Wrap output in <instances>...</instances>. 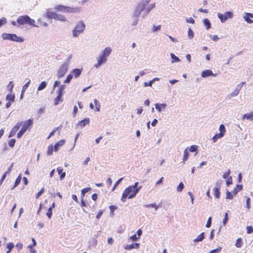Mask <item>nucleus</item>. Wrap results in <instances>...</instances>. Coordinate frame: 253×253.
<instances>
[{"mask_svg":"<svg viewBox=\"0 0 253 253\" xmlns=\"http://www.w3.org/2000/svg\"><path fill=\"white\" fill-rule=\"evenodd\" d=\"M228 220V213H225V215H224V217L223 219V224L224 225H225L226 224Z\"/></svg>","mask_w":253,"mask_h":253,"instance_id":"nucleus-51","label":"nucleus"},{"mask_svg":"<svg viewBox=\"0 0 253 253\" xmlns=\"http://www.w3.org/2000/svg\"><path fill=\"white\" fill-rule=\"evenodd\" d=\"M33 124V121L32 119H28L25 122H23V125L21 126L22 127L17 133V137L20 138L28 129L29 126H31Z\"/></svg>","mask_w":253,"mask_h":253,"instance_id":"nucleus-3","label":"nucleus"},{"mask_svg":"<svg viewBox=\"0 0 253 253\" xmlns=\"http://www.w3.org/2000/svg\"><path fill=\"white\" fill-rule=\"evenodd\" d=\"M203 23L204 25L206 26V28L207 30H209L211 27V24L209 20L207 18L203 20Z\"/></svg>","mask_w":253,"mask_h":253,"instance_id":"nucleus-27","label":"nucleus"},{"mask_svg":"<svg viewBox=\"0 0 253 253\" xmlns=\"http://www.w3.org/2000/svg\"><path fill=\"white\" fill-rule=\"evenodd\" d=\"M47 84L45 81L42 82L38 87V90H41L46 87Z\"/></svg>","mask_w":253,"mask_h":253,"instance_id":"nucleus-30","label":"nucleus"},{"mask_svg":"<svg viewBox=\"0 0 253 253\" xmlns=\"http://www.w3.org/2000/svg\"><path fill=\"white\" fill-rule=\"evenodd\" d=\"M184 188V184L182 182H180L177 188V190L178 192H181Z\"/></svg>","mask_w":253,"mask_h":253,"instance_id":"nucleus-46","label":"nucleus"},{"mask_svg":"<svg viewBox=\"0 0 253 253\" xmlns=\"http://www.w3.org/2000/svg\"><path fill=\"white\" fill-rule=\"evenodd\" d=\"M52 214V211L51 209H48L46 213V215L48 216L49 218H50Z\"/></svg>","mask_w":253,"mask_h":253,"instance_id":"nucleus-55","label":"nucleus"},{"mask_svg":"<svg viewBox=\"0 0 253 253\" xmlns=\"http://www.w3.org/2000/svg\"><path fill=\"white\" fill-rule=\"evenodd\" d=\"M6 99L9 101L13 102L14 101V95L11 94H8L6 95Z\"/></svg>","mask_w":253,"mask_h":253,"instance_id":"nucleus-35","label":"nucleus"},{"mask_svg":"<svg viewBox=\"0 0 253 253\" xmlns=\"http://www.w3.org/2000/svg\"><path fill=\"white\" fill-rule=\"evenodd\" d=\"M123 178H120L116 182L113 188H112V191H114L116 189V188L118 186V185L120 184Z\"/></svg>","mask_w":253,"mask_h":253,"instance_id":"nucleus-47","label":"nucleus"},{"mask_svg":"<svg viewBox=\"0 0 253 253\" xmlns=\"http://www.w3.org/2000/svg\"><path fill=\"white\" fill-rule=\"evenodd\" d=\"M171 57L172 59V62H178L180 61L178 57L176 56L173 53H171Z\"/></svg>","mask_w":253,"mask_h":253,"instance_id":"nucleus-39","label":"nucleus"},{"mask_svg":"<svg viewBox=\"0 0 253 253\" xmlns=\"http://www.w3.org/2000/svg\"><path fill=\"white\" fill-rule=\"evenodd\" d=\"M90 123L89 118H85L83 120L80 121L78 125H80L81 127H84L85 125H88Z\"/></svg>","mask_w":253,"mask_h":253,"instance_id":"nucleus-21","label":"nucleus"},{"mask_svg":"<svg viewBox=\"0 0 253 253\" xmlns=\"http://www.w3.org/2000/svg\"><path fill=\"white\" fill-rule=\"evenodd\" d=\"M16 22L19 25L27 24L33 27L36 26L35 20L28 15L20 16L17 19Z\"/></svg>","mask_w":253,"mask_h":253,"instance_id":"nucleus-2","label":"nucleus"},{"mask_svg":"<svg viewBox=\"0 0 253 253\" xmlns=\"http://www.w3.org/2000/svg\"><path fill=\"white\" fill-rule=\"evenodd\" d=\"M94 104L95 106L96 111L97 112L100 111V104L99 103V101L97 100L96 99H95L94 100Z\"/></svg>","mask_w":253,"mask_h":253,"instance_id":"nucleus-33","label":"nucleus"},{"mask_svg":"<svg viewBox=\"0 0 253 253\" xmlns=\"http://www.w3.org/2000/svg\"><path fill=\"white\" fill-rule=\"evenodd\" d=\"M111 212L113 213L115 210L117 209V207L114 205H111L109 207Z\"/></svg>","mask_w":253,"mask_h":253,"instance_id":"nucleus-61","label":"nucleus"},{"mask_svg":"<svg viewBox=\"0 0 253 253\" xmlns=\"http://www.w3.org/2000/svg\"><path fill=\"white\" fill-rule=\"evenodd\" d=\"M167 106L166 104H158L157 103L155 104L156 109L158 110V112H161L162 111V108L165 109Z\"/></svg>","mask_w":253,"mask_h":253,"instance_id":"nucleus-26","label":"nucleus"},{"mask_svg":"<svg viewBox=\"0 0 253 253\" xmlns=\"http://www.w3.org/2000/svg\"><path fill=\"white\" fill-rule=\"evenodd\" d=\"M218 17L221 22H224L227 19L231 18L233 17V13L230 11L226 12L224 14L218 13Z\"/></svg>","mask_w":253,"mask_h":253,"instance_id":"nucleus-10","label":"nucleus"},{"mask_svg":"<svg viewBox=\"0 0 253 253\" xmlns=\"http://www.w3.org/2000/svg\"><path fill=\"white\" fill-rule=\"evenodd\" d=\"M220 132L215 134L212 137V140L214 142H216L219 138L222 137L226 131L225 127L223 125H220L219 127Z\"/></svg>","mask_w":253,"mask_h":253,"instance_id":"nucleus-9","label":"nucleus"},{"mask_svg":"<svg viewBox=\"0 0 253 253\" xmlns=\"http://www.w3.org/2000/svg\"><path fill=\"white\" fill-rule=\"evenodd\" d=\"M250 201L251 199L249 197H247L246 199V207L248 209H250L251 205H250Z\"/></svg>","mask_w":253,"mask_h":253,"instance_id":"nucleus-54","label":"nucleus"},{"mask_svg":"<svg viewBox=\"0 0 253 253\" xmlns=\"http://www.w3.org/2000/svg\"><path fill=\"white\" fill-rule=\"evenodd\" d=\"M150 0H145L138 3L134 13V15L138 17L142 11L145 9L146 6L148 4Z\"/></svg>","mask_w":253,"mask_h":253,"instance_id":"nucleus-7","label":"nucleus"},{"mask_svg":"<svg viewBox=\"0 0 253 253\" xmlns=\"http://www.w3.org/2000/svg\"><path fill=\"white\" fill-rule=\"evenodd\" d=\"M7 20L5 18H2L0 19V27L6 23Z\"/></svg>","mask_w":253,"mask_h":253,"instance_id":"nucleus-53","label":"nucleus"},{"mask_svg":"<svg viewBox=\"0 0 253 253\" xmlns=\"http://www.w3.org/2000/svg\"><path fill=\"white\" fill-rule=\"evenodd\" d=\"M221 183L222 182L221 180H218L216 182V187L213 190V194L215 197L217 199H218L220 197V194L219 190L221 187Z\"/></svg>","mask_w":253,"mask_h":253,"instance_id":"nucleus-13","label":"nucleus"},{"mask_svg":"<svg viewBox=\"0 0 253 253\" xmlns=\"http://www.w3.org/2000/svg\"><path fill=\"white\" fill-rule=\"evenodd\" d=\"M1 37L3 40H7L19 42L24 41V39L22 38L18 37L15 34L3 33Z\"/></svg>","mask_w":253,"mask_h":253,"instance_id":"nucleus-4","label":"nucleus"},{"mask_svg":"<svg viewBox=\"0 0 253 253\" xmlns=\"http://www.w3.org/2000/svg\"><path fill=\"white\" fill-rule=\"evenodd\" d=\"M107 61V57L103 55L102 53L97 58V63L94 65L96 68L99 67L102 63L106 62Z\"/></svg>","mask_w":253,"mask_h":253,"instance_id":"nucleus-15","label":"nucleus"},{"mask_svg":"<svg viewBox=\"0 0 253 253\" xmlns=\"http://www.w3.org/2000/svg\"><path fill=\"white\" fill-rule=\"evenodd\" d=\"M231 184H232V178L231 176H230L227 178L226 180V184L228 186Z\"/></svg>","mask_w":253,"mask_h":253,"instance_id":"nucleus-58","label":"nucleus"},{"mask_svg":"<svg viewBox=\"0 0 253 253\" xmlns=\"http://www.w3.org/2000/svg\"><path fill=\"white\" fill-rule=\"evenodd\" d=\"M111 49L110 47H106L102 52V54L107 57L109 56L111 52Z\"/></svg>","mask_w":253,"mask_h":253,"instance_id":"nucleus-24","label":"nucleus"},{"mask_svg":"<svg viewBox=\"0 0 253 253\" xmlns=\"http://www.w3.org/2000/svg\"><path fill=\"white\" fill-rule=\"evenodd\" d=\"M252 18H253V14L252 13H246L244 16L245 21L248 23H252L253 22V21L251 19Z\"/></svg>","mask_w":253,"mask_h":253,"instance_id":"nucleus-20","label":"nucleus"},{"mask_svg":"<svg viewBox=\"0 0 253 253\" xmlns=\"http://www.w3.org/2000/svg\"><path fill=\"white\" fill-rule=\"evenodd\" d=\"M68 70L67 66L66 64H62L60 68H59L57 71V77L58 78H61L63 77Z\"/></svg>","mask_w":253,"mask_h":253,"instance_id":"nucleus-11","label":"nucleus"},{"mask_svg":"<svg viewBox=\"0 0 253 253\" xmlns=\"http://www.w3.org/2000/svg\"><path fill=\"white\" fill-rule=\"evenodd\" d=\"M85 29V25L83 21H80L73 30V35L75 37H78L83 33Z\"/></svg>","mask_w":253,"mask_h":253,"instance_id":"nucleus-5","label":"nucleus"},{"mask_svg":"<svg viewBox=\"0 0 253 253\" xmlns=\"http://www.w3.org/2000/svg\"><path fill=\"white\" fill-rule=\"evenodd\" d=\"M221 249H222L221 247H219L218 248H217L216 249L212 250L209 253H216L220 252V251L221 250Z\"/></svg>","mask_w":253,"mask_h":253,"instance_id":"nucleus-52","label":"nucleus"},{"mask_svg":"<svg viewBox=\"0 0 253 253\" xmlns=\"http://www.w3.org/2000/svg\"><path fill=\"white\" fill-rule=\"evenodd\" d=\"M56 13L55 12H49L47 14V17L49 18L55 19Z\"/></svg>","mask_w":253,"mask_h":253,"instance_id":"nucleus-43","label":"nucleus"},{"mask_svg":"<svg viewBox=\"0 0 253 253\" xmlns=\"http://www.w3.org/2000/svg\"><path fill=\"white\" fill-rule=\"evenodd\" d=\"M188 34L190 39H192L194 36L193 32L190 28L188 29Z\"/></svg>","mask_w":253,"mask_h":253,"instance_id":"nucleus-57","label":"nucleus"},{"mask_svg":"<svg viewBox=\"0 0 253 253\" xmlns=\"http://www.w3.org/2000/svg\"><path fill=\"white\" fill-rule=\"evenodd\" d=\"M57 171L59 174H60V178L61 179H63L66 175L65 172H63V169L61 167H58L57 168Z\"/></svg>","mask_w":253,"mask_h":253,"instance_id":"nucleus-23","label":"nucleus"},{"mask_svg":"<svg viewBox=\"0 0 253 253\" xmlns=\"http://www.w3.org/2000/svg\"><path fill=\"white\" fill-rule=\"evenodd\" d=\"M138 185V182H136L133 185L129 186L125 189L121 198L122 202H125L127 198L131 199L136 196L141 188V187H137Z\"/></svg>","mask_w":253,"mask_h":253,"instance_id":"nucleus-1","label":"nucleus"},{"mask_svg":"<svg viewBox=\"0 0 253 253\" xmlns=\"http://www.w3.org/2000/svg\"><path fill=\"white\" fill-rule=\"evenodd\" d=\"M55 20H59L60 21H66L67 19L65 16L60 14L56 13Z\"/></svg>","mask_w":253,"mask_h":253,"instance_id":"nucleus-25","label":"nucleus"},{"mask_svg":"<svg viewBox=\"0 0 253 253\" xmlns=\"http://www.w3.org/2000/svg\"><path fill=\"white\" fill-rule=\"evenodd\" d=\"M73 76L72 74H69L68 75L66 79L65 80L64 83H69L73 78Z\"/></svg>","mask_w":253,"mask_h":253,"instance_id":"nucleus-44","label":"nucleus"},{"mask_svg":"<svg viewBox=\"0 0 253 253\" xmlns=\"http://www.w3.org/2000/svg\"><path fill=\"white\" fill-rule=\"evenodd\" d=\"M186 21L188 23H191V24H194L195 23L194 19L193 18H192V17H190L188 19H186Z\"/></svg>","mask_w":253,"mask_h":253,"instance_id":"nucleus-62","label":"nucleus"},{"mask_svg":"<svg viewBox=\"0 0 253 253\" xmlns=\"http://www.w3.org/2000/svg\"><path fill=\"white\" fill-rule=\"evenodd\" d=\"M7 248H8V250L11 251L12 249L14 248V245L12 243L10 242L7 244Z\"/></svg>","mask_w":253,"mask_h":253,"instance_id":"nucleus-49","label":"nucleus"},{"mask_svg":"<svg viewBox=\"0 0 253 253\" xmlns=\"http://www.w3.org/2000/svg\"><path fill=\"white\" fill-rule=\"evenodd\" d=\"M235 196L234 195V193L232 194L229 191H227L226 192V198L228 199H232L233 198V197Z\"/></svg>","mask_w":253,"mask_h":253,"instance_id":"nucleus-45","label":"nucleus"},{"mask_svg":"<svg viewBox=\"0 0 253 253\" xmlns=\"http://www.w3.org/2000/svg\"><path fill=\"white\" fill-rule=\"evenodd\" d=\"M54 146L52 144L50 145L48 147L47 154L48 155H51L53 154Z\"/></svg>","mask_w":253,"mask_h":253,"instance_id":"nucleus-31","label":"nucleus"},{"mask_svg":"<svg viewBox=\"0 0 253 253\" xmlns=\"http://www.w3.org/2000/svg\"><path fill=\"white\" fill-rule=\"evenodd\" d=\"M102 214H103V211H99V212L97 213V214L96 216V218L99 219L100 218V217L101 216V215H102Z\"/></svg>","mask_w":253,"mask_h":253,"instance_id":"nucleus-63","label":"nucleus"},{"mask_svg":"<svg viewBox=\"0 0 253 253\" xmlns=\"http://www.w3.org/2000/svg\"><path fill=\"white\" fill-rule=\"evenodd\" d=\"M28 248H30V253H36V251L35 249H34L32 247V245H29L28 246Z\"/></svg>","mask_w":253,"mask_h":253,"instance_id":"nucleus-64","label":"nucleus"},{"mask_svg":"<svg viewBox=\"0 0 253 253\" xmlns=\"http://www.w3.org/2000/svg\"><path fill=\"white\" fill-rule=\"evenodd\" d=\"M201 76L203 78L207 77L210 76H215V75L212 73L211 70H205L203 71L201 74Z\"/></svg>","mask_w":253,"mask_h":253,"instance_id":"nucleus-17","label":"nucleus"},{"mask_svg":"<svg viewBox=\"0 0 253 253\" xmlns=\"http://www.w3.org/2000/svg\"><path fill=\"white\" fill-rule=\"evenodd\" d=\"M139 247V243H133L130 245H127L125 247L126 250H131L132 249H138Z\"/></svg>","mask_w":253,"mask_h":253,"instance_id":"nucleus-19","label":"nucleus"},{"mask_svg":"<svg viewBox=\"0 0 253 253\" xmlns=\"http://www.w3.org/2000/svg\"><path fill=\"white\" fill-rule=\"evenodd\" d=\"M211 224V217H210L207 221L206 226L207 228H210Z\"/></svg>","mask_w":253,"mask_h":253,"instance_id":"nucleus-50","label":"nucleus"},{"mask_svg":"<svg viewBox=\"0 0 253 253\" xmlns=\"http://www.w3.org/2000/svg\"><path fill=\"white\" fill-rule=\"evenodd\" d=\"M82 73V70L79 69H75L73 70L72 71V75L75 77V78H78L79 77Z\"/></svg>","mask_w":253,"mask_h":253,"instance_id":"nucleus-22","label":"nucleus"},{"mask_svg":"<svg viewBox=\"0 0 253 253\" xmlns=\"http://www.w3.org/2000/svg\"><path fill=\"white\" fill-rule=\"evenodd\" d=\"M145 207L146 208H149V207L154 208L156 210H157L158 209V206H157L156 203H152V204H150L149 205H146L145 206Z\"/></svg>","mask_w":253,"mask_h":253,"instance_id":"nucleus-40","label":"nucleus"},{"mask_svg":"<svg viewBox=\"0 0 253 253\" xmlns=\"http://www.w3.org/2000/svg\"><path fill=\"white\" fill-rule=\"evenodd\" d=\"M9 173V171H6L2 176L1 178V179L0 180V183L1 184L3 182V181L5 179L6 176V174L7 173Z\"/></svg>","mask_w":253,"mask_h":253,"instance_id":"nucleus-59","label":"nucleus"},{"mask_svg":"<svg viewBox=\"0 0 253 253\" xmlns=\"http://www.w3.org/2000/svg\"><path fill=\"white\" fill-rule=\"evenodd\" d=\"M243 245L242 240L241 238H238L236 242L235 246L237 248H240Z\"/></svg>","mask_w":253,"mask_h":253,"instance_id":"nucleus-37","label":"nucleus"},{"mask_svg":"<svg viewBox=\"0 0 253 253\" xmlns=\"http://www.w3.org/2000/svg\"><path fill=\"white\" fill-rule=\"evenodd\" d=\"M55 9L59 11L66 12L68 13H74L79 11V8H73L63 5H57L55 6Z\"/></svg>","mask_w":253,"mask_h":253,"instance_id":"nucleus-6","label":"nucleus"},{"mask_svg":"<svg viewBox=\"0 0 253 253\" xmlns=\"http://www.w3.org/2000/svg\"><path fill=\"white\" fill-rule=\"evenodd\" d=\"M91 188L90 187L85 188L82 189L81 191L82 197L83 198L85 194L91 190Z\"/></svg>","mask_w":253,"mask_h":253,"instance_id":"nucleus-34","label":"nucleus"},{"mask_svg":"<svg viewBox=\"0 0 253 253\" xmlns=\"http://www.w3.org/2000/svg\"><path fill=\"white\" fill-rule=\"evenodd\" d=\"M189 156V153L187 149H185L184 151V154H183V162L186 161L188 158Z\"/></svg>","mask_w":253,"mask_h":253,"instance_id":"nucleus-36","label":"nucleus"},{"mask_svg":"<svg viewBox=\"0 0 253 253\" xmlns=\"http://www.w3.org/2000/svg\"><path fill=\"white\" fill-rule=\"evenodd\" d=\"M243 119H247V120H250L251 121L253 120V112L249 114H244L243 116Z\"/></svg>","mask_w":253,"mask_h":253,"instance_id":"nucleus-28","label":"nucleus"},{"mask_svg":"<svg viewBox=\"0 0 253 253\" xmlns=\"http://www.w3.org/2000/svg\"><path fill=\"white\" fill-rule=\"evenodd\" d=\"M161 26L160 25L158 26L154 25L153 27V30L154 32L160 30L161 29Z\"/></svg>","mask_w":253,"mask_h":253,"instance_id":"nucleus-60","label":"nucleus"},{"mask_svg":"<svg viewBox=\"0 0 253 253\" xmlns=\"http://www.w3.org/2000/svg\"><path fill=\"white\" fill-rule=\"evenodd\" d=\"M15 141L16 140L15 139H10L8 142V145L11 147H13L15 145Z\"/></svg>","mask_w":253,"mask_h":253,"instance_id":"nucleus-41","label":"nucleus"},{"mask_svg":"<svg viewBox=\"0 0 253 253\" xmlns=\"http://www.w3.org/2000/svg\"><path fill=\"white\" fill-rule=\"evenodd\" d=\"M230 170L229 169L226 172H225V173H223V175H222V177L223 178H228L230 174Z\"/></svg>","mask_w":253,"mask_h":253,"instance_id":"nucleus-48","label":"nucleus"},{"mask_svg":"<svg viewBox=\"0 0 253 253\" xmlns=\"http://www.w3.org/2000/svg\"><path fill=\"white\" fill-rule=\"evenodd\" d=\"M204 238V233H201L195 240L194 242L202 241Z\"/></svg>","mask_w":253,"mask_h":253,"instance_id":"nucleus-32","label":"nucleus"},{"mask_svg":"<svg viewBox=\"0 0 253 253\" xmlns=\"http://www.w3.org/2000/svg\"><path fill=\"white\" fill-rule=\"evenodd\" d=\"M242 189V186L241 185H237L236 187L234 189L233 193L234 195L235 196L237 193Z\"/></svg>","mask_w":253,"mask_h":253,"instance_id":"nucleus-29","label":"nucleus"},{"mask_svg":"<svg viewBox=\"0 0 253 253\" xmlns=\"http://www.w3.org/2000/svg\"><path fill=\"white\" fill-rule=\"evenodd\" d=\"M23 125V122H18L12 128L9 133V137H12L16 134V132L18 130L20 127Z\"/></svg>","mask_w":253,"mask_h":253,"instance_id":"nucleus-12","label":"nucleus"},{"mask_svg":"<svg viewBox=\"0 0 253 253\" xmlns=\"http://www.w3.org/2000/svg\"><path fill=\"white\" fill-rule=\"evenodd\" d=\"M65 88V86L64 85H61L58 90V95L56 97H55L54 100V105H57L59 104L60 102L63 101V95L64 93V89Z\"/></svg>","mask_w":253,"mask_h":253,"instance_id":"nucleus-8","label":"nucleus"},{"mask_svg":"<svg viewBox=\"0 0 253 253\" xmlns=\"http://www.w3.org/2000/svg\"><path fill=\"white\" fill-rule=\"evenodd\" d=\"M21 180V175H19L15 180L14 187L13 188L17 186L19 184V183H20Z\"/></svg>","mask_w":253,"mask_h":253,"instance_id":"nucleus-38","label":"nucleus"},{"mask_svg":"<svg viewBox=\"0 0 253 253\" xmlns=\"http://www.w3.org/2000/svg\"><path fill=\"white\" fill-rule=\"evenodd\" d=\"M107 61V57L103 55L102 53L97 58V63L94 65L96 68L99 67L102 63L106 62Z\"/></svg>","mask_w":253,"mask_h":253,"instance_id":"nucleus-14","label":"nucleus"},{"mask_svg":"<svg viewBox=\"0 0 253 253\" xmlns=\"http://www.w3.org/2000/svg\"><path fill=\"white\" fill-rule=\"evenodd\" d=\"M247 233L250 234L253 232V227L252 226L247 227Z\"/></svg>","mask_w":253,"mask_h":253,"instance_id":"nucleus-56","label":"nucleus"},{"mask_svg":"<svg viewBox=\"0 0 253 253\" xmlns=\"http://www.w3.org/2000/svg\"><path fill=\"white\" fill-rule=\"evenodd\" d=\"M107 61V57L103 55L102 53L97 58V63L94 65L96 68L99 67L102 63L106 62Z\"/></svg>","mask_w":253,"mask_h":253,"instance_id":"nucleus-16","label":"nucleus"},{"mask_svg":"<svg viewBox=\"0 0 253 253\" xmlns=\"http://www.w3.org/2000/svg\"><path fill=\"white\" fill-rule=\"evenodd\" d=\"M65 142V140L62 139L56 142L54 146V150L55 151H58L60 147L63 146Z\"/></svg>","mask_w":253,"mask_h":253,"instance_id":"nucleus-18","label":"nucleus"},{"mask_svg":"<svg viewBox=\"0 0 253 253\" xmlns=\"http://www.w3.org/2000/svg\"><path fill=\"white\" fill-rule=\"evenodd\" d=\"M198 150V146L192 145L189 148V151L191 152H196Z\"/></svg>","mask_w":253,"mask_h":253,"instance_id":"nucleus-42","label":"nucleus"}]
</instances>
